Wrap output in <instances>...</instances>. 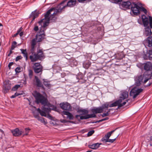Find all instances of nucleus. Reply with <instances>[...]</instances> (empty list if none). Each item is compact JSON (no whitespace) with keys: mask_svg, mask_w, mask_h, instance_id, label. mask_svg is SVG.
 Here are the masks:
<instances>
[{"mask_svg":"<svg viewBox=\"0 0 152 152\" xmlns=\"http://www.w3.org/2000/svg\"><path fill=\"white\" fill-rule=\"evenodd\" d=\"M33 95L36 99V102L37 104L41 103L43 105L42 109L46 112L49 113L51 110H56L57 107L51 104L48 102L46 98L37 91H35Z\"/></svg>","mask_w":152,"mask_h":152,"instance_id":"f257e3e1","label":"nucleus"},{"mask_svg":"<svg viewBox=\"0 0 152 152\" xmlns=\"http://www.w3.org/2000/svg\"><path fill=\"white\" fill-rule=\"evenodd\" d=\"M36 47L35 39H33L31 42V54L29 57L32 62L44 59L45 57L42 49L38 50L37 53L35 52Z\"/></svg>","mask_w":152,"mask_h":152,"instance_id":"f03ea898","label":"nucleus"},{"mask_svg":"<svg viewBox=\"0 0 152 152\" xmlns=\"http://www.w3.org/2000/svg\"><path fill=\"white\" fill-rule=\"evenodd\" d=\"M130 7L132 13L135 15H139L141 11L143 12L146 14L147 13V10L142 7L141 4L140 3H132Z\"/></svg>","mask_w":152,"mask_h":152,"instance_id":"7ed1b4c3","label":"nucleus"},{"mask_svg":"<svg viewBox=\"0 0 152 152\" xmlns=\"http://www.w3.org/2000/svg\"><path fill=\"white\" fill-rule=\"evenodd\" d=\"M129 100V99H127L126 100V101L122 103H121V100L118 99L110 105L107 104H105L101 107H102V108L103 109V110L105 108L107 109L109 107H112L118 106V108H120L121 107L125 105L126 102H128Z\"/></svg>","mask_w":152,"mask_h":152,"instance_id":"20e7f679","label":"nucleus"},{"mask_svg":"<svg viewBox=\"0 0 152 152\" xmlns=\"http://www.w3.org/2000/svg\"><path fill=\"white\" fill-rule=\"evenodd\" d=\"M144 69L148 72L146 76L148 77H145V80H144V83H146L149 79H151L152 76V64L150 62H147L145 64Z\"/></svg>","mask_w":152,"mask_h":152,"instance_id":"39448f33","label":"nucleus"},{"mask_svg":"<svg viewBox=\"0 0 152 152\" xmlns=\"http://www.w3.org/2000/svg\"><path fill=\"white\" fill-rule=\"evenodd\" d=\"M148 74L147 72H145L143 75H137L134 77V80L135 81V85L139 86L142 83H144V80H145V77H148L146 75Z\"/></svg>","mask_w":152,"mask_h":152,"instance_id":"423d86ee","label":"nucleus"},{"mask_svg":"<svg viewBox=\"0 0 152 152\" xmlns=\"http://www.w3.org/2000/svg\"><path fill=\"white\" fill-rule=\"evenodd\" d=\"M32 68L36 74L41 75L42 74L43 67L40 63L37 62L33 64Z\"/></svg>","mask_w":152,"mask_h":152,"instance_id":"0eeeda50","label":"nucleus"},{"mask_svg":"<svg viewBox=\"0 0 152 152\" xmlns=\"http://www.w3.org/2000/svg\"><path fill=\"white\" fill-rule=\"evenodd\" d=\"M142 91L143 89L141 88H138L136 87H134L131 91L130 95L131 96H132L133 99H134L136 98Z\"/></svg>","mask_w":152,"mask_h":152,"instance_id":"6e6552de","label":"nucleus"},{"mask_svg":"<svg viewBox=\"0 0 152 152\" xmlns=\"http://www.w3.org/2000/svg\"><path fill=\"white\" fill-rule=\"evenodd\" d=\"M11 83L10 81L7 80L4 82L3 87V92L5 94L7 93L11 89Z\"/></svg>","mask_w":152,"mask_h":152,"instance_id":"1a4fd4ad","label":"nucleus"},{"mask_svg":"<svg viewBox=\"0 0 152 152\" xmlns=\"http://www.w3.org/2000/svg\"><path fill=\"white\" fill-rule=\"evenodd\" d=\"M55 10V7H52L50 8V10H48L46 13L44 15V18L42 19L40 21H39L38 23L40 24H41L42 23L43 21V20H50V17H49V15L50 14V12L53 11H54Z\"/></svg>","mask_w":152,"mask_h":152,"instance_id":"9d476101","label":"nucleus"},{"mask_svg":"<svg viewBox=\"0 0 152 152\" xmlns=\"http://www.w3.org/2000/svg\"><path fill=\"white\" fill-rule=\"evenodd\" d=\"M45 34L44 32H41L40 30L39 32L37 34L36 38L34 39H35V45H36L37 42H41L45 38Z\"/></svg>","mask_w":152,"mask_h":152,"instance_id":"9b49d317","label":"nucleus"},{"mask_svg":"<svg viewBox=\"0 0 152 152\" xmlns=\"http://www.w3.org/2000/svg\"><path fill=\"white\" fill-rule=\"evenodd\" d=\"M132 3L129 1H123L120 4V7L124 10L129 9Z\"/></svg>","mask_w":152,"mask_h":152,"instance_id":"f8f14e48","label":"nucleus"},{"mask_svg":"<svg viewBox=\"0 0 152 152\" xmlns=\"http://www.w3.org/2000/svg\"><path fill=\"white\" fill-rule=\"evenodd\" d=\"M60 106L61 109L66 110H70L72 108L70 104L67 102L61 103Z\"/></svg>","mask_w":152,"mask_h":152,"instance_id":"ddd939ff","label":"nucleus"},{"mask_svg":"<svg viewBox=\"0 0 152 152\" xmlns=\"http://www.w3.org/2000/svg\"><path fill=\"white\" fill-rule=\"evenodd\" d=\"M91 110L92 114L91 115H94L95 116V117H93L92 118H95L96 117V114L99 113L103 112V109L102 108V107H100L92 108L91 109Z\"/></svg>","mask_w":152,"mask_h":152,"instance_id":"4468645a","label":"nucleus"},{"mask_svg":"<svg viewBox=\"0 0 152 152\" xmlns=\"http://www.w3.org/2000/svg\"><path fill=\"white\" fill-rule=\"evenodd\" d=\"M50 21L49 20H44L41 24H39V25H41L40 29L41 32H44L46 30L47 28L46 27L48 25Z\"/></svg>","mask_w":152,"mask_h":152,"instance_id":"2eb2a0df","label":"nucleus"},{"mask_svg":"<svg viewBox=\"0 0 152 152\" xmlns=\"http://www.w3.org/2000/svg\"><path fill=\"white\" fill-rule=\"evenodd\" d=\"M11 132L14 136H18L21 135L22 133V131L20 130L18 128H16L12 130Z\"/></svg>","mask_w":152,"mask_h":152,"instance_id":"dca6fc26","label":"nucleus"},{"mask_svg":"<svg viewBox=\"0 0 152 152\" xmlns=\"http://www.w3.org/2000/svg\"><path fill=\"white\" fill-rule=\"evenodd\" d=\"M142 21L144 27L148 26L149 21L148 18L145 15H143L142 16Z\"/></svg>","mask_w":152,"mask_h":152,"instance_id":"f3484780","label":"nucleus"},{"mask_svg":"<svg viewBox=\"0 0 152 152\" xmlns=\"http://www.w3.org/2000/svg\"><path fill=\"white\" fill-rule=\"evenodd\" d=\"M128 96V92L125 91H123L120 97V99H121L122 102L123 100L126 99Z\"/></svg>","mask_w":152,"mask_h":152,"instance_id":"a211bd4d","label":"nucleus"},{"mask_svg":"<svg viewBox=\"0 0 152 152\" xmlns=\"http://www.w3.org/2000/svg\"><path fill=\"white\" fill-rule=\"evenodd\" d=\"M145 44L148 47H151L152 46V37L149 36L146 40Z\"/></svg>","mask_w":152,"mask_h":152,"instance_id":"6ab92c4d","label":"nucleus"},{"mask_svg":"<svg viewBox=\"0 0 152 152\" xmlns=\"http://www.w3.org/2000/svg\"><path fill=\"white\" fill-rule=\"evenodd\" d=\"M76 0H69L67 3L66 6L70 7L74 6L76 4Z\"/></svg>","mask_w":152,"mask_h":152,"instance_id":"aec40b11","label":"nucleus"},{"mask_svg":"<svg viewBox=\"0 0 152 152\" xmlns=\"http://www.w3.org/2000/svg\"><path fill=\"white\" fill-rule=\"evenodd\" d=\"M39 14V13L38 12H37L36 10L32 12L31 14L30 15L29 17L30 18H32L31 22L34 20L38 16Z\"/></svg>","mask_w":152,"mask_h":152,"instance_id":"412c9836","label":"nucleus"},{"mask_svg":"<svg viewBox=\"0 0 152 152\" xmlns=\"http://www.w3.org/2000/svg\"><path fill=\"white\" fill-rule=\"evenodd\" d=\"M101 144V143H96L94 144L89 145H88V147L92 149H96L99 147L100 145Z\"/></svg>","mask_w":152,"mask_h":152,"instance_id":"4be33fe9","label":"nucleus"},{"mask_svg":"<svg viewBox=\"0 0 152 152\" xmlns=\"http://www.w3.org/2000/svg\"><path fill=\"white\" fill-rule=\"evenodd\" d=\"M94 115L90 114H86L85 115L80 116V119H87L89 118H92L93 117H95Z\"/></svg>","mask_w":152,"mask_h":152,"instance_id":"5701e85b","label":"nucleus"},{"mask_svg":"<svg viewBox=\"0 0 152 152\" xmlns=\"http://www.w3.org/2000/svg\"><path fill=\"white\" fill-rule=\"evenodd\" d=\"M35 85L37 87L40 86V85L42 84L41 81L39 78L37 76H35Z\"/></svg>","mask_w":152,"mask_h":152,"instance_id":"b1692460","label":"nucleus"},{"mask_svg":"<svg viewBox=\"0 0 152 152\" xmlns=\"http://www.w3.org/2000/svg\"><path fill=\"white\" fill-rule=\"evenodd\" d=\"M145 34L146 36L150 35L151 34L152 32L151 29L149 26L145 27Z\"/></svg>","mask_w":152,"mask_h":152,"instance_id":"393cba45","label":"nucleus"},{"mask_svg":"<svg viewBox=\"0 0 152 152\" xmlns=\"http://www.w3.org/2000/svg\"><path fill=\"white\" fill-rule=\"evenodd\" d=\"M42 110H41L39 108L37 109V111L42 116H44L45 117H46L47 116L46 113H48V112H46L45 110H43L42 109Z\"/></svg>","mask_w":152,"mask_h":152,"instance_id":"a878e982","label":"nucleus"},{"mask_svg":"<svg viewBox=\"0 0 152 152\" xmlns=\"http://www.w3.org/2000/svg\"><path fill=\"white\" fill-rule=\"evenodd\" d=\"M43 84L44 85L48 88H50L52 86V85L50 83L49 81H47V80L44 79H43Z\"/></svg>","mask_w":152,"mask_h":152,"instance_id":"bb28decb","label":"nucleus"},{"mask_svg":"<svg viewBox=\"0 0 152 152\" xmlns=\"http://www.w3.org/2000/svg\"><path fill=\"white\" fill-rule=\"evenodd\" d=\"M63 9V7H61L59 6V7L58 9H56L55 11L53 13V15L52 16H53V15H55L57 13L60 12Z\"/></svg>","mask_w":152,"mask_h":152,"instance_id":"cd10ccee","label":"nucleus"},{"mask_svg":"<svg viewBox=\"0 0 152 152\" xmlns=\"http://www.w3.org/2000/svg\"><path fill=\"white\" fill-rule=\"evenodd\" d=\"M146 54L148 56V59L150 60H152V50H147Z\"/></svg>","mask_w":152,"mask_h":152,"instance_id":"c85d7f7f","label":"nucleus"},{"mask_svg":"<svg viewBox=\"0 0 152 152\" xmlns=\"http://www.w3.org/2000/svg\"><path fill=\"white\" fill-rule=\"evenodd\" d=\"M77 112L79 113H82L81 115H86L88 113V111L86 109H79L78 110Z\"/></svg>","mask_w":152,"mask_h":152,"instance_id":"c756f323","label":"nucleus"},{"mask_svg":"<svg viewBox=\"0 0 152 152\" xmlns=\"http://www.w3.org/2000/svg\"><path fill=\"white\" fill-rule=\"evenodd\" d=\"M20 50L22 52V53L23 54V56L26 58V60L28 58V55L26 50H24L22 49H20Z\"/></svg>","mask_w":152,"mask_h":152,"instance_id":"7c9ffc66","label":"nucleus"},{"mask_svg":"<svg viewBox=\"0 0 152 152\" xmlns=\"http://www.w3.org/2000/svg\"><path fill=\"white\" fill-rule=\"evenodd\" d=\"M90 65L91 64L89 62H86L83 64V67L86 69L88 68Z\"/></svg>","mask_w":152,"mask_h":152,"instance_id":"2f4dec72","label":"nucleus"},{"mask_svg":"<svg viewBox=\"0 0 152 152\" xmlns=\"http://www.w3.org/2000/svg\"><path fill=\"white\" fill-rule=\"evenodd\" d=\"M115 131V130H113L111 132H108L105 135V136L107 138L109 139V138L111 136V134L113 133Z\"/></svg>","mask_w":152,"mask_h":152,"instance_id":"473e14b6","label":"nucleus"},{"mask_svg":"<svg viewBox=\"0 0 152 152\" xmlns=\"http://www.w3.org/2000/svg\"><path fill=\"white\" fill-rule=\"evenodd\" d=\"M17 44V42L15 41H13L12 44L11 49L12 50H14Z\"/></svg>","mask_w":152,"mask_h":152,"instance_id":"72a5a7b5","label":"nucleus"},{"mask_svg":"<svg viewBox=\"0 0 152 152\" xmlns=\"http://www.w3.org/2000/svg\"><path fill=\"white\" fill-rule=\"evenodd\" d=\"M66 1H64L60 3L59 5V6L61 7H63V9L67 7L66 5H64V3Z\"/></svg>","mask_w":152,"mask_h":152,"instance_id":"f704fd0d","label":"nucleus"},{"mask_svg":"<svg viewBox=\"0 0 152 152\" xmlns=\"http://www.w3.org/2000/svg\"><path fill=\"white\" fill-rule=\"evenodd\" d=\"M33 75V72L31 69H29L28 70V75L29 77L31 78Z\"/></svg>","mask_w":152,"mask_h":152,"instance_id":"c9c22d12","label":"nucleus"},{"mask_svg":"<svg viewBox=\"0 0 152 152\" xmlns=\"http://www.w3.org/2000/svg\"><path fill=\"white\" fill-rule=\"evenodd\" d=\"M84 77V76L83 74H79L77 76V78L79 80L83 79Z\"/></svg>","mask_w":152,"mask_h":152,"instance_id":"e433bc0d","label":"nucleus"},{"mask_svg":"<svg viewBox=\"0 0 152 152\" xmlns=\"http://www.w3.org/2000/svg\"><path fill=\"white\" fill-rule=\"evenodd\" d=\"M67 116L70 120H72L74 118L73 115L70 112Z\"/></svg>","mask_w":152,"mask_h":152,"instance_id":"4c0bfd02","label":"nucleus"},{"mask_svg":"<svg viewBox=\"0 0 152 152\" xmlns=\"http://www.w3.org/2000/svg\"><path fill=\"white\" fill-rule=\"evenodd\" d=\"M149 18L150 27L151 28H152V17L151 16H149Z\"/></svg>","mask_w":152,"mask_h":152,"instance_id":"58836bf2","label":"nucleus"},{"mask_svg":"<svg viewBox=\"0 0 152 152\" xmlns=\"http://www.w3.org/2000/svg\"><path fill=\"white\" fill-rule=\"evenodd\" d=\"M108 139L107 138L104 136L102 139V141L103 142H108Z\"/></svg>","mask_w":152,"mask_h":152,"instance_id":"ea45409f","label":"nucleus"},{"mask_svg":"<svg viewBox=\"0 0 152 152\" xmlns=\"http://www.w3.org/2000/svg\"><path fill=\"white\" fill-rule=\"evenodd\" d=\"M122 0H112L111 1L112 2L114 3H115L119 4L121 3V2L122 1Z\"/></svg>","mask_w":152,"mask_h":152,"instance_id":"a19ab883","label":"nucleus"},{"mask_svg":"<svg viewBox=\"0 0 152 152\" xmlns=\"http://www.w3.org/2000/svg\"><path fill=\"white\" fill-rule=\"evenodd\" d=\"M94 132V130H91L89 131L87 134V135L88 136H91L93 134Z\"/></svg>","mask_w":152,"mask_h":152,"instance_id":"79ce46f5","label":"nucleus"},{"mask_svg":"<svg viewBox=\"0 0 152 152\" xmlns=\"http://www.w3.org/2000/svg\"><path fill=\"white\" fill-rule=\"evenodd\" d=\"M109 119V118H108V117H106V118H104L100 120H99L98 121H97L96 122H98V123L100 122L103 121H104L107 120Z\"/></svg>","mask_w":152,"mask_h":152,"instance_id":"37998d69","label":"nucleus"},{"mask_svg":"<svg viewBox=\"0 0 152 152\" xmlns=\"http://www.w3.org/2000/svg\"><path fill=\"white\" fill-rule=\"evenodd\" d=\"M21 68L20 67H17L15 69V71L16 73H19L20 72Z\"/></svg>","mask_w":152,"mask_h":152,"instance_id":"c03bdc74","label":"nucleus"},{"mask_svg":"<svg viewBox=\"0 0 152 152\" xmlns=\"http://www.w3.org/2000/svg\"><path fill=\"white\" fill-rule=\"evenodd\" d=\"M22 58V57L21 56H17L15 58V61H17L21 59Z\"/></svg>","mask_w":152,"mask_h":152,"instance_id":"a18cd8bd","label":"nucleus"},{"mask_svg":"<svg viewBox=\"0 0 152 152\" xmlns=\"http://www.w3.org/2000/svg\"><path fill=\"white\" fill-rule=\"evenodd\" d=\"M37 119H38V120H39V121H40L41 122H42V123H44V122L45 123V119L44 118H40L39 117V118Z\"/></svg>","mask_w":152,"mask_h":152,"instance_id":"49530a36","label":"nucleus"},{"mask_svg":"<svg viewBox=\"0 0 152 152\" xmlns=\"http://www.w3.org/2000/svg\"><path fill=\"white\" fill-rule=\"evenodd\" d=\"M92 0H78V1L79 2L83 3L85 1H87V2H90Z\"/></svg>","mask_w":152,"mask_h":152,"instance_id":"de8ad7c7","label":"nucleus"},{"mask_svg":"<svg viewBox=\"0 0 152 152\" xmlns=\"http://www.w3.org/2000/svg\"><path fill=\"white\" fill-rule=\"evenodd\" d=\"M33 115L34 117L36 118H37L38 119L39 117V115L38 113H34Z\"/></svg>","mask_w":152,"mask_h":152,"instance_id":"09e8293b","label":"nucleus"},{"mask_svg":"<svg viewBox=\"0 0 152 152\" xmlns=\"http://www.w3.org/2000/svg\"><path fill=\"white\" fill-rule=\"evenodd\" d=\"M109 113H103L102 114H101L100 115L103 117L105 116H107L109 115Z\"/></svg>","mask_w":152,"mask_h":152,"instance_id":"8fccbe9b","label":"nucleus"},{"mask_svg":"<svg viewBox=\"0 0 152 152\" xmlns=\"http://www.w3.org/2000/svg\"><path fill=\"white\" fill-rule=\"evenodd\" d=\"M147 55V54H144L143 55V58L145 60H147L148 59V56Z\"/></svg>","mask_w":152,"mask_h":152,"instance_id":"3c124183","label":"nucleus"},{"mask_svg":"<svg viewBox=\"0 0 152 152\" xmlns=\"http://www.w3.org/2000/svg\"><path fill=\"white\" fill-rule=\"evenodd\" d=\"M20 85H16L13 88V89L15 90L17 89L19 87H20Z\"/></svg>","mask_w":152,"mask_h":152,"instance_id":"603ef678","label":"nucleus"},{"mask_svg":"<svg viewBox=\"0 0 152 152\" xmlns=\"http://www.w3.org/2000/svg\"><path fill=\"white\" fill-rule=\"evenodd\" d=\"M116 138H115L113 139H108V142H110L111 143L113 142L115 140Z\"/></svg>","mask_w":152,"mask_h":152,"instance_id":"864d4df0","label":"nucleus"},{"mask_svg":"<svg viewBox=\"0 0 152 152\" xmlns=\"http://www.w3.org/2000/svg\"><path fill=\"white\" fill-rule=\"evenodd\" d=\"M81 80H79L78 82L81 83H84L86 82V80L84 79Z\"/></svg>","mask_w":152,"mask_h":152,"instance_id":"5fc2aeb1","label":"nucleus"},{"mask_svg":"<svg viewBox=\"0 0 152 152\" xmlns=\"http://www.w3.org/2000/svg\"><path fill=\"white\" fill-rule=\"evenodd\" d=\"M34 31H37L39 30V28L38 26H36L34 29Z\"/></svg>","mask_w":152,"mask_h":152,"instance_id":"6e6d98bb","label":"nucleus"},{"mask_svg":"<svg viewBox=\"0 0 152 152\" xmlns=\"http://www.w3.org/2000/svg\"><path fill=\"white\" fill-rule=\"evenodd\" d=\"M69 112L67 111H63V114L64 115H67L69 114Z\"/></svg>","mask_w":152,"mask_h":152,"instance_id":"4d7b16f0","label":"nucleus"},{"mask_svg":"<svg viewBox=\"0 0 152 152\" xmlns=\"http://www.w3.org/2000/svg\"><path fill=\"white\" fill-rule=\"evenodd\" d=\"M13 63L12 62H10L8 64V67L10 69H11V66L13 65Z\"/></svg>","mask_w":152,"mask_h":152,"instance_id":"13d9d810","label":"nucleus"},{"mask_svg":"<svg viewBox=\"0 0 152 152\" xmlns=\"http://www.w3.org/2000/svg\"><path fill=\"white\" fill-rule=\"evenodd\" d=\"M13 50H12L11 49H10L9 53L8 55V56H10L11 55V54L13 53V51H12Z\"/></svg>","mask_w":152,"mask_h":152,"instance_id":"bf43d9fd","label":"nucleus"},{"mask_svg":"<svg viewBox=\"0 0 152 152\" xmlns=\"http://www.w3.org/2000/svg\"><path fill=\"white\" fill-rule=\"evenodd\" d=\"M30 130V129L29 128H26L25 129V131L26 132H29V131Z\"/></svg>","mask_w":152,"mask_h":152,"instance_id":"052dcab7","label":"nucleus"},{"mask_svg":"<svg viewBox=\"0 0 152 152\" xmlns=\"http://www.w3.org/2000/svg\"><path fill=\"white\" fill-rule=\"evenodd\" d=\"M19 31H18L17 32V33H16V34H14L13 36V37H16L17 36L19 33Z\"/></svg>","mask_w":152,"mask_h":152,"instance_id":"680f3d73","label":"nucleus"},{"mask_svg":"<svg viewBox=\"0 0 152 152\" xmlns=\"http://www.w3.org/2000/svg\"><path fill=\"white\" fill-rule=\"evenodd\" d=\"M80 117V115H77L75 116L76 118H77V119H78L79 120H80L79 119V118Z\"/></svg>","mask_w":152,"mask_h":152,"instance_id":"e2e57ef3","label":"nucleus"},{"mask_svg":"<svg viewBox=\"0 0 152 152\" xmlns=\"http://www.w3.org/2000/svg\"><path fill=\"white\" fill-rule=\"evenodd\" d=\"M15 94V95L16 96H18L20 94H20V93H17V92H16Z\"/></svg>","mask_w":152,"mask_h":152,"instance_id":"0e129e2a","label":"nucleus"},{"mask_svg":"<svg viewBox=\"0 0 152 152\" xmlns=\"http://www.w3.org/2000/svg\"><path fill=\"white\" fill-rule=\"evenodd\" d=\"M47 117L51 119L52 118V116L49 114H48L47 115Z\"/></svg>","mask_w":152,"mask_h":152,"instance_id":"69168bd1","label":"nucleus"},{"mask_svg":"<svg viewBox=\"0 0 152 152\" xmlns=\"http://www.w3.org/2000/svg\"><path fill=\"white\" fill-rule=\"evenodd\" d=\"M39 87L41 88H42L43 89H45L44 86L42 84L40 85V86H39Z\"/></svg>","mask_w":152,"mask_h":152,"instance_id":"338daca9","label":"nucleus"},{"mask_svg":"<svg viewBox=\"0 0 152 152\" xmlns=\"http://www.w3.org/2000/svg\"><path fill=\"white\" fill-rule=\"evenodd\" d=\"M16 97V96H15V94L14 95L12 96H11V98H15V97Z\"/></svg>","mask_w":152,"mask_h":152,"instance_id":"774afa93","label":"nucleus"}]
</instances>
